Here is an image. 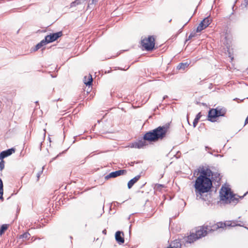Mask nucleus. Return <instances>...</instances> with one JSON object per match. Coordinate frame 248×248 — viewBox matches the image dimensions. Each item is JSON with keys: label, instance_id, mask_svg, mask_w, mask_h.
Returning a JSON list of instances; mask_svg holds the SVG:
<instances>
[{"label": "nucleus", "instance_id": "f257e3e1", "mask_svg": "<svg viewBox=\"0 0 248 248\" xmlns=\"http://www.w3.org/2000/svg\"><path fill=\"white\" fill-rule=\"evenodd\" d=\"M199 176L196 179L194 187L195 193L197 199L204 200L203 195L207 193L212 187V182L211 176L213 175L212 171L207 167H200L198 169Z\"/></svg>", "mask_w": 248, "mask_h": 248}, {"label": "nucleus", "instance_id": "f03ea898", "mask_svg": "<svg viewBox=\"0 0 248 248\" xmlns=\"http://www.w3.org/2000/svg\"><path fill=\"white\" fill-rule=\"evenodd\" d=\"M168 130L169 126L167 124L162 126H158L156 128L147 132L144 135L143 140H140L131 143L130 147L140 149L145 146V140L155 142L159 140H161L165 137Z\"/></svg>", "mask_w": 248, "mask_h": 248}, {"label": "nucleus", "instance_id": "7ed1b4c3", "mask_svg": "<svg viewBox=\"0 0 248 248\" xmlns=\"http://www.w3.org/2000/svg\"><path fill=\"white\" fill-rule=\"evenodd\" d=\"M224 224L225 223L218 222L212 227L209 226L200 227L196 230L195 233L192 232L185 238V241L187 243L191 244L196 240L205 236L209 232H213L219 228H223L226 227Z\"/></svg>", "mask_w": 248, "mask_h": 248}, {"label": "nucleus", "instance_id": "20e7f679", "mask_svg": "<svg viewBox=\"0 0 248 248\" xmlns=\"http://www.w3.org/2000/svg\"><path fill=\"white\" fill-rule=\"evenodd\" d=\"M220 200L222 201L230 200L233 201L235 198L229 187L222 186L220 191Z\"/></svg>", "mask_w": 248, "mask_h": 248}, {"label": "nucleus", "instance_id": "39448f33", "mask_svg": "<svg viewBox=\"0 0 248 248\" xmlns=\"http://www.w3.org/2000/svg\"><path fill=\"white\" fill-rule=\"evenodd\" d=\"M155 38L153 36H150L147 38L141 40L142 46L147 51L152 50L155 46Z\"/></svg>", "mask_w": 248, "mask_h": 248}, {"label": "nucleus", "instance_id": "423d86ee", "mask_svg": "<svg viewBox=\"0 0 248 248\" xmlns=\"http://www.w3.org/2000/svg\"><path fill=\"white\" fill-rule=\"evenodd\" d=\"M62 35V31H59L55 33H50L46 35L45 38L48 43L53 42L57 40L59 37Z\"/></svg>", "mask_w": 248, "mask_h": 248}, {"label": "nucleus", "instance_id": "0eeeda50", "mask_svg": "<svg viewBox=\"0 0 248 248\" xmlns=\"http://www.w3.org/2000/svg\"><path fill=\"white\" fill-rule=\"evenodd\" d=\"M211 20L209 17H205L200 23L199 25L197 28L196 31L197 32L201 31L203 29H205L211 23Z\"/></svg>", "mask_w": 248, "mask_h": 248}, {"label": "nucleus", "instance_id": "6e6552de", "mask_svg": "<svg viewBox=\"0 0 248 248\" xmlns=\"http://www.w3.org/2000/svg\"><path fill=\"white\" fill-rule=\"evenodd\" d=\"M126 173V170H117L110 173L109 174L105 176V179L108 180L110 178H115L118 176L125 174Z\"/></svg>", "mask_w": 248, "mask_h": 248}, {"label": "nucleus", "instance_id": "1a4fd4ad", "mask_svg": "<svg viewBox=\"0 0 248 248\" xmlns=\"http://www.w3.org/2000/svg\"><path fill=\"white\" fill-rule=\"evenodd\" d=\"M217 117L216 108L211 109L208 112V120L211 122H214L216 121Z\"/></svg>", "mask_w": 248, "mask_h": 248}, {"label": "nucleus", "instance_id": "9d476101", "mask_svg": "<svg viewBox=\"0 0 248 248\" xmlns=\"http://www.w3.org/2000/svg\"><path fill=\"white\" fill-rule=\"evenodd\" d=\"M15 150L14 148H11L6 151H2L0 154V159H3L5 157L11 155L13 153H15Z\"/></svg>", "mask_w": 248, "mask_h": 248}, {"label": "nucleus", "instance_id": "9b49d317", "mask_svg": "<svg viewBox=\"0 0 248 248\" xmlns=\"http://www.w3.org/2000/svg\"><path fill=\"white\" fill-rule=\"evenodd\" d=\"M124 234L123 232L120 231H118L115 233V239L118 243L120 244H123L124 243V238L123 236Z\"/></svg>", "mask_w": 248, "mask_h": 248}, {"label": "nucleus", "instance_id": "f8f14e48", "mask_svg": "<svg viewBox=\"0 0 248 248\" xmlns=\"http://www.w3.org/2000/svg\"><path fill=\"white\" fill-rule=\"evenodd\" d=\"M140 175H137L133 179H131L127 184V186L128 188H131L140 179Z\"/></svg>", "mask_w": 248, "mask_h": 248}, {"label": "nucleus", "instance_id": "ddd939ff", "mask_svg": "<svg viewBox=\"0 0 248 248\" xmlns=\"http://www.w3.org/2000/svg\"><path fill=\"white\" fill-rule=\"evenodd\" d=\"M47 44H48V43L46 41V38H45L44 39L42 40L39 43L36 45L34 50H37L38 49H40L41 47H42L44 46H45Z\"/></svg>", "mask_w": 248, "mask_h": 248}, {"label": "nucleus", "instance_id": "4468645a", "mask_svg": "<svg viewBox=\"0 0 248 248\" xmlns=\"http://www.w3.org/2000/svg\"><path fill=\"white\" fill-rule=\"evenodd\" d=\"M47 44H48V43L46 41V38H45L44 39L42 40L39 43L36 45L34 50H37L38 49H40L41 47H42L44 46H45Z\"/></svg>", "mask_w": 248, "mask_h": 248}, {"label": "nucleus", "instance_id": "2eb2a0df", "mask_svg": "<svg viewBox=\"0 0 248 248\" xmlns=\"http://www.w3.org/2000/svg\"><path fill=\"white\" fill-rule=\"evenodd\" d=\"M47 44H48V43L46 41V38H45L44 39L42 40L39 43L36 45L34 50H37L38 49H40L41 47H42L44 46H45Z\"/></svg>", "mask_w": 248, "mask_h": 248}, {"label": "nucleus", "instance_id": "dca6fc26", "mask_svg": "<svg viewBox=\"0 0 248 248\" xmlns=\"http://www.w3.org/2000/svg\"><path fill=\"white\" fill-rule=\"evenodd\" d=\"M93 78L91 75L87 77H85L84 79V82L86 85H91L92 84Z\"/></svg>", "mask_w": 248, "mask_h": 248}, {"label": "nucleus", "instance_id": "f3484780", "mask_svg": "<svg viewBox=\"0 0 248 248\" xmlns=\"http://www.w3.org/2000/svg\"><path fill=\"white\" fill-rule=\"evenodd\" d=\"M217 109V117H218L219 116H224L226 110L224 108H216Z\"/></svg>", "mask_w": 248, "mask_h": 248}, {"label": "nucleus", "instance_id": "a211bd4d", "mask_svg": "<svg viewBox=\"0 0 248 248\" xmlns=\"http://www.w3.org/2000/svg\"><path fill=\"white\" fill-rule=\"evenodd\" d=\"M189 64L187 62L180 63L177 67V69L179 70H184L186 68L188 67Z\"/></svg>", "mask_w": 248, "mask_h": 248}, {"label": "nucleus", "instance_id": "6ab92c4d", "mask_svg": "<svg viewBox=\"0 0 248 248\" xmlns=\"http://www.w3.org/2000/svg\"><path fill=\"white\" fill-rule=\"evenodd\" d=\"M181 244L177 240H175L174 242L171 244L170 248H181Z\"/></svg>", "mask_w": 248, "mask_h": 248}, {"label": "nucleus", "instance_id": "aec40b11", "mask_svg": "<svg viewBox=\"0 0 248 248\" xmlns=\"http://www.w3.org/2000/svg\"><path fill=\"white\" fill-rule=\"evenodd\" d=\"M201 112L199 113L196 116L195 119L194 120V121H193V126L194 127H195L198 123V121L199 120V119L201 118Z\"/></svg>", "mask_w": 248, "mask_h": 248}, {"label": "nucleus", "instance_id": "412c9836", "mask_svg": "<svg viewBox=\"0 0 248 248\" xmlns=\"http://www.w3.org/2000/svg\"><path fill=\"white\" fill-rule=\"evenodd\" d=\"M3 185L2 180L0 178V199H3Z\"/></svg>", "mask_w": 248, "mask_h": 248}, {"label": "nucleus", "instance_id": "4be33fe9", "mask_svg": "<svg viewBox=\"0 0 248 248\" xmlns=\"http://www.w3.org/2000/svg\"><path fill=\"white\" fill-rule=\"evenodd\" d=\"M7 229V225L3 224L0 229V235H1Z\"/></svg>", "mask_w": 248, "mask_h": 248}, {"label": "nucleus", "instance_id": "5701e85b", "mask_svg": "<svg viewBox=\"0 0 248 248\" xmlns=\"http://www.w3.org/2000/svg\"><path fill=\"white\" fill-rule=\"evenodd\" d=\"M30 236V234L28 232H25L22 235H21V237H22L23 238L25 239H28Z\"/></svg>", "mask_w": 248, "mask_h": 248}, {"label": "nucleus", "instance_id": "b1692460", "mask_svg": "<svg viewBox=\"0 0 248 248\" xmlns=\"http://www.w3.org/2000/svg\"><path fill=\"white\" fill-rule=\"evenodd\" d=\"M236 222H237V221H231V223H230L231 226H232V227H234V226H242V225H241L240 224H237Z\"/></svg>", "mask_w": 248, "mask_h": 248}, {"label": "nucleus", "instance_id": "393cba45", "mask_svg": "<svg viewBox=\"0 0 248 248\" xmlns=\"http://www.w3.org/2000/svg\"><path fill=\"white\" fill-rule=\"evenodd\" d=\"M43 169H44V167H43L42 168V170L37 173V181L39 180V178H40V176L41 175V174H42V173L43 172Z\"/></svg>", "mask_w": 248, "mask_h": 248}, {"label": "nucleus", "instance_id": "a878e982", "mask_svg": "<svg viewBox=\"0 0 248 248\" xmlns=\"http://www.w3.org/2000/svg\"><path fill=\"white\" fill-rule=\"evenodd\" d=\"M4 168V161L1 159V161L0 162V170H2Z\"/></svg>", "mask_w": 248, "mask_h": 248}, {"label": "nucleus", "instance_id": "bb28decb", "mask_svg": "<svg viewBox=\"0 0 248 248\" xmlns=\"http://www.w3.org/2000/svg\"><path fill=\"white\" fill-rule=\"evenodd\" d=\"M225 39H226V45L227 47H228V46H229L230 42H231L230 38L229 37V36H225Z\"/></svg>", "mask_w": 248, "mask_h": 248}, {"label": "nucleus", "instance_id": "cd10ccee", "mask_svg": "<svg viewBox=\"0 0 248 248\" xmlns=\"http://www.w3.org/2000/svg\"><path fill=\"white\" fill-rule=\"evenodd\" d=\"M195 35V33H194V32L191 33L188 36V40L191 39L192 37H194Z\"/></svg>", "mask_w": 248, "mask_h": 248}, {"label": "nucleus", "instance_id": "c85d7f7f", "mask_svg": "<svg viewBox=\"0 0 248 248\" xmlns=\"http://www.w3.org/2000/svg\"><path fill=\"white\" fill-rule=\"evenodd\" d=\"M231 223V221H228L225 222V224H224L225 225V226H231V225H230Z\"/></svg>", "mask_w": 248, "mask_h": 248}, {"label": "nucleus", "instance_id": "c756f323", "mask_svg": "<svg viewBox=\"0 0 248 248\" xmlns=\"http://www.w3.org/2000/svg\"><path fill=\"white\" fill-rule=\"evenodd\" d=\"M156 187L158 188V187H162L163 186L162 185H160V184H157L156 185Z\"/></svg>", "mask_w": 248, "mask_h": 248}, {"label": "nucleus", "instance_id": "7c9ffc66", "mask_svg": "<svg viewBox=\"0 0 248 248\" xmlns=\"http://www.w3.org/2000/svg\"><path fill=\"white\" fill-rule=\"evenodd\" d=\"M102 232H103L104 234H106V233H107V231H106V230H104Z\"/></svg>", "mask_w": 248, "mask_h": 248}, {"label": "nucleus", "instance_id": "2f4dec72", "mask_svg": "<svg viewBox=\"0 0 248 248\" xmlns=\"http://www.w3.org/2000/svg\"><path fill=\"white\" fill-rule=\"evenodd\" d=\"M168 97V96L167 95H165L164 97H163V99H165L166 98H167Z\"/></svg>", "mask_w": 248, "mask_h": 248}, {"label": "nucleus", "instance_id": "473e14b6", "mask_svg": "<svg viewBox=\"0 0 248 248\" xmlns=\"http://www.w3.org/2000/svg\"><path fill=\"white\" fill-rule=\"evenodd\" d=\"M196 172H197V171H195V172H194V175H195V174H196Z\"/></svg>", "mask_w": 248, "mask_h": 248}, {"label": "nucleus", "instance_id": "72a5a7b5", "mask_svg": "<svg viewBox=\"0 0 248 248\" xmlns=\"http://www.w3.org/2000/svg\"><path fill=\"white\" fill-rule=\"evenodd\" d=\"M74 3H75V2H72V4H74Z\"/></svg>", "mask_w": 248, "mask_h": 248}]
</instances>
